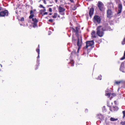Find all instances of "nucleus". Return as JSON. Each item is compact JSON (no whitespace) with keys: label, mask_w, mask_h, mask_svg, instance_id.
<instances>
[{"label":"nucleus","mask_w":125,"mask_h":125,"mask_svg":"<svg viewBox=\"0 0 125 125\" xmlns=\"http://www.w3.org/2000/svg\"><path fill=\"white\" fill-rule=\"evenodd\" d=\"M96 33L100 37H102L104 34V31H106L107 30L101 26H98L96 29Z\"/></svg>","instance_id":"f257e3e1"},{"label":"nucleus","mask_w":125,"mask_h":125,"mask_svg":"<svg viewBox=\"0 0 125 125\" xmlns=\"http://www.w3.org/2000/svg\"><path fill=\"white\" fill-rule=\"evenodd\" d=\"M101 20L100 16L95 15L94 16L93 20L94 23L99 24L101 23Z\"/></svg>","instance_id":"f03ea898"},{"label":"nucleus","mask_w":125,"mask_h":125,"mask_svg":"<svg viewBox=\"0 0 125 125\" xmlns=\"http://www.w3.org/2000/svg\"><path fill=\"white\" fill-rule=\"evenodd\" d=\"M70 28L72 30L73 33H75L77 37H78V36L79 35V31L80 29V28L78 26L75 27V28L73 27Z\"/></svg>","instance_id":"7ed1b4c3"},{"label":"nucleus","mask_w":125,"mask_h":125,"mask_svg":"<svg viewBox=\"0 0 125 125\" xmlns=\"http://www.w3.org/2000/svg\"><path fill=\"white\" fill-rule=\"evenodd\" d=\"M97 6L100 11H103L104 10V4L100 1H99L97 4Z\"/></svg>","instance_id":"20e7f679"},{"label":"nucleus","mask_w":125,"mask_h":125,"mask_svg":"<svg viewBox=\"0 0 125 125\" xmlns=\"http://www.w3.org/2000/svg\"><path fill=\"white\" fill-rule=\"evenodd\" d=\"M86 45L84 47L85 49H87L88 47L92 46L94 44V42L93 40L87 41L86 42Z\"/></svg>","instance_id":"39448f33"},{"label":"nucleus","mask_w":125,"mask_h":125,"mask_svg":"<svg viewBox=\"0 0 125 125\" xmlns=\"http://www.w3.org/2000/svg\"><path fill=\"white\" fill-rule=\"evenodd\" d=\"M107 17L108 18H111L113 16V11L110 9L108 8L107 10Z\"/></svg>","instance_id":"423d86ee"},{"label":"nucleus","mask_w":125,"mask_h":125,"mask_svg":"<svg viewBox=\"0 0 125 125\" xmlns=\"http://www.w3.org/2000/svg\"><path fill=\"white\" fill-rule=\"evenodd\" d=\"M82 36H81V38L80 39L78 37H77V45L78 47V52L79 49L81 48V47L82 45Z\"/></svg>","instance_id":"0eeeda50"},{"label":"nucleus","mask_w":125,"mask_h":125,"mask_svg":"<svg viewBox=\"0 0 125 125\" xmlns=\"http://www.w3.org/2000/svg\"><path fill=\"white\" fill-rule=\"evenodd\" d=\"M8 12L7 10H5L0 12V17H3L8 15Z\"/></svg>","instance_id":"6e6552de"},{"label":"nucleus","mask_w":125,"mask_h":125,"mask_svg":"<svg viewBox=\"0 0 125 125\" xmlns=\"http://www.w3.org/2000/svg\"><path fill=\"white\" fill-rule=\"evenodd\" d=\"M58 11L60 13H62L61 14L62 15H64L65 14L64 11L65 9L64 8L60 6L58 7Z\"/></svg>","instance_id":"1a4fd4ad"},{"label":"nucleus","mask_w":125,"mask_h":125,"mask_svg":"<svg viewBox=\"0 0 125 125\" xmlns=\"http://www.w3.org/2000/svg\"><path fill=\"white\" fill-rule=\"evenodd\" d=\"M110 107V110L112 112L117 111L119 108L118 107L116 106H109Z\"/></svg>","instance_id":"9d476101"},{"label":"nucleus","mask_w":125,"mask_h":125,"mask_svg":"<svg viewBox=\"0 0 125 125\" xmlns=\"http://www.w3.org/2000/svg\"><path fill=\"white\" fill-rule=\"evenodd\" d=\"M118 9L117 14H118L120 13L122 11V3H119L118 5Z\"/></svg>","instance_id":"9b49d317"},{"label":"nucleus","mask_w":125,"mask_h":125,"mask_svg":"<svg viewBox=\"0 0 125 125\" xmlns=\"http://www.w3.org/2000/svg\"><path fill=\"white\" fill-rule=\"evenodd\" d=\"M32 21L33 22V27L34 28L37 26V24L38 22V20L36 18H32Z\"/></svg>","instance_id":"f8f14e48"},{"label":"nucleus","mask_w":125,"mask_h":125,"mask_svg":"<svg viewBox=\"0 0 125 125\" xmlns=\"http://www.w3.org/2000/svg\"><path fill=\"white\" fill-rule=\"evenodd\" d=\"M36 11V10L35 9H34L33 10H31L30 11V14L31 15L29 17V18L30 19H32L34 17V14L33 12H35Z\"/></svg>","instance_id":"ddd939ff"},{"label":"nucleus","mask_w":125,"mask_h":125,"mask_svg":"<svg viewBox=\"0 0 125 125\" xmlns=\"http://www.w3.org/2000/svg\"><path fill=\"white\" fill-rule=\"evenodd\" d=\"M94 10L93 8L92 7L90 8L89 12V14L91 17H92V16L93 15Z\"/></svg>","instance_id":"4468645a"},{"label":"nucleus","mask_w":125,"mask_h":125,"mask_svg":"<svg viewBox=\"0 0 125 125\" xmlns=\"http://www.w3.org/2000/svg\"><path fill=\"white\" fill-rule=\"evenodd\" d=\"M92 37L94 38H95L96 37V34L95 31H93L91 33Z\"/></svg>","instance_id":"2eb2a0df"},{"label":"nucleus","mask_w":125,"mask_h":125,"mask_svg":"<svg viewBox=\"0 0 125 125\" xmlns=\"http://www.w3.org/2000/svg\"><path fill=\"white\" fill-rule=\"evenodd\" d=\"M118 120L117 118H115L113 117H111L110 118V120L111 121H117Z\"/></svg>","instance_id":"dca6fc26"},{"label":"nucleus","mask_w":125,"mask_h":125,"mask_svg":"<svg viewBox=\"0 0 125 125\" xmlns=\"http://www.w3.org/2000/svg\"><path fill=\"white\" fill-rule=\"evenodd\" d=\"M105 27V28L107 30H106V31H110L111 30V28L110 27L105 26V27Z\"/></svg>","instance_id":"f3484780"},{"label":"nucleus","mask_w":125,"mask_h":125,"mask_svg":"<svg viewBox=\"0 0 125 125\" xmlns=\"http://www.w3.org/2000/svg\"><path fill=\"white\" fill-rule=\"evenodd\" d=\"M106 96H107L108 98H109L111 95V93H107L105 94Z\"/></svg>","instance_id":"a211bd4d"},{"label":"nucleus","mask_w":125,"mask_h":125,"mask_svg":"<svg viewBox=\"0 0 125 125\" xmlns=\"http://www.w3.org/2000/svg\"><path fill=\"white\" fill-rule=\"evenodd\" d=\"M121 82V81H116L115 82V84L117 85H119Z\"/></svg>","instance_id":"6ab92c4d"},{"label":"nucleus","mask_w":125,"mask_h":125,"mask_svg":"<svg viewBox=\"0 0 125 125\" xmlns=\"http://www.w3.org/2000/svg\"><path fill=\"white\" fill-rule=\"evenodd\" d=\"M58 16V14L57 13H54V15L52 16V17L53 18H56Z\"/></svg>","instance_id":"aec40b11"},{"label":"nucleus","mask_w":125,"mask_h":125,"mask_svg":"<svg viewBox=\"0 0 125 125\" xmlns=\"http://www.w3.org/2000/svg\"><path fill=\"white\" fill-rule=\"evenodd\" d=\"M125 59V51H124L123 56L120 58L121 60H122Z\"/></svg>","instance_id":"412c9836"},{"label":"nucleus","mask_w":125,"mask_h":125,"mask_svg":"<svg viewBox=\"0 0 125 125\" xmlns=\"http://www.w3.org/2000/svg\"><path fill=\"white\" fill-rule=\"evenodd\" d=\"M122 44L124 45L125 44V37L124 38L122 42Z\"/></svg>","instance_id":"4be33fe9"},{"label":"nucleus","mask_w":125,"mask_h":125,"mask_svg":"<svg viewBox=\"0 0 125 125\" xmlns=\"http://www.w3.org/2000/svg\"><path fill=\"white\" fill-rule=\"evenodd\" d=\"M116 95V94L114 93H111V98H112L113 97L115 96Z\"/></svg>","instance_id":"5701e85b"},{"label":"nucleus","mask_w":125,"mask_h":125,"mask_svg":"<svg viewBox=\"0 0 125 125\" xmlns=\"http://www.w3.org/2000/svg\"><path fill=\"white\" fill-rule=\"evenodd\" d=\"M122 16L123 18H125V10L122 13Z\"/></svg>","instance_id":"b1692460"},{"label":"nucleus","mask_w":125,"mask_h":125,"mask_svg":"<svg viewBox=\"0 0 125 125\" xmlns=\"http://www.w3.org/2000/svg\"><path fill=\"white\" fill-rule=\"evenodd\" d=\"M122 113L123 114V118L124 119L125 117V110L124 111H123L122 112Z\"/></svg>","instance_id":"393cba45"},{"label":"nucleus","mask_w":125,"mask_h":125,"mask_svg":"<svg viewBox=\"0 0 125 125\" xmlns=\"http://www.w3.org/2000/svg\"><path fill=\"white\" fill-rule=\"evenodd\" d=\"M120 124L122 125H125V121H122L120 122Z\"/></svg>","instance_id":"a878e982"},{"label":"nucleus","mask_w":125,"mask_h":125,"mask_svg":"<svg viewBox=\"0 0 125 125\" xmlns=\"http://www.w3.org/2000/svg\"><path fill=\"white\" fill-rule=\"evenodd\" d=\"M36 52H38V54H40V49L39 48H37L36 49Z\"/></svg>","instance_id":"bb28decb"},{"label":"nucleus","mask_w":125,"mask_h":125,"mask_svg":"<svg viewBox=\"0 0 125 125\" xmlns=\"http://www.w3.org/2000/svg\"><path fill=\"white\" fill-rule=\"evenodd\" d=\"M102 76L101 75H99L97 79L100 80H101L102 79Z\"/></svg>","instance_id":"cd10ccee"},{"label":"nucleus","mask_w":125,"mask_h":125,"mask_svg":"<svg viewBox=\"0 0 125 125\" xmlns=\"http://www.w3.org/2000/svg\"><path fill=\"white\" fill-rule=\"evenodd\" d=\"M41 14H42V15L43 16L44 15H45L46 14H48V13L47 12H45V13H43L42 14V11L41 12Z\"/></svg>","instance_id":"c85d7f7f"},{"label":"nucleus","mask_w":125,"mask_h":125,"mask_svg":"<svg viewBox=\"0 0 125 125\" xmlns=\"http://www.w3.org/2000/svg\"><path fill=\"white\" fill-rule=\"evenodd\" d=\"M70 63L72 64V66H73L74 65V62L73 60H72L70 62Z\"/></svg>","instance_id":"c756f323"},{"label":"nucleus","mask_w":125,"mask_h":125,"mask_svg":"<svg viewBox=\"0 0 125 125\" xmlns=\"http://www.w3.org/2000/svg\"><path fill=\"white\" fill-rule=\"evenodd\" d=\"M39 7L40 8H42L43 9H45V8L41 4H40V5Z\"/></svg>","instance_id":"7c9ffc66"},{"label":"nucleus","mask_w":125,"mask_h":125,"mask_svg":"<svg viewBox=\"0 0 125 125\" xmlns=\"http://www.w3.org/2000/svg\"><path fill=\"white\" fill-rule=\"evenodd\" d=\"M39 64H38V65H36V68L35 69V70H36L39 67Z\"/></svg>","instance_id":"2f4dec72"},{"label":"nucleus","mask_w":125,"mask_h":125,"mask_svg":"<svg viewBox=\"0 0 125 125\" xmlns=\"http://www.w3.org/2000/svg\"><path fill=\"white\" fill-rule=\"evenodd\" d=\"M77 7L76 6V5L74 6L73 8V10H76L77 9Z\"/></svg>","instance_id":"473e14b6"},{"label":"nucleus","mask_w":125,"mask_h":125,"mask_svg":"<svg viewBox=\"0 0 125 125\" xmlns=\"http://www.w3.org/2000/svg\"><path fill=\"white\" fill-rule=\"evenodd\" d=\"M53 21V20L52 19H50L48 20V21L50 22H52Z\"/></svg>","instance_id":"72a5a7b5"},{"label":"nucleus","mask_w":125,"mask_h":125,"mask_svg":"<svg viewBox=\"0 0 125 125\" xmlns=\"http://www.w3.org/2000/svg\"><path fill=\"white\" fill-rule=\"evenodd\" d=\"M24 19L23 17L21 19V21H24Z\"/></svg>","instance_id":"f704fd0d"},{"label":"nucleus","mask_w":125,"mask_h":125,"mask_svg":"<svg viewBox=\"0 0 125 125\" xmlns=\"http://www.w3.org/2000/svg\"><path fill=\"white\" fill-rule=\"evenodd\" d=\"M49 10L50 12H52V9L51 8H50L49 9Z\"/></svg>","instance_id":"c9c22d12"},{"label":"nucleus","mask_w":125,"mask_h":125,"mask_svg":"<svg viewBox=\"0 0 125 125\" xmlns=\"http://www.w3.org/2000/svg\"><path fill=\"white\" fill-rule=\"evenodd\" d=\"M42 10L43 11L42 12H44L45 11H46V10L45 9H43V10Z\"/></svg>","instance_id":"e433bc0d"},{"label":"nucleus","mask_w":125,"mask_h":125,"mask_svg":"<svg viewBox=\"0 0 125 125\" xmlns=\"http://www.w3.org/2000/svg\"><path fill=\"white\" fill-rule=\"evenodd\" d=\"M69 0L72 2H74L73 0Z\"/></svg>","instance_id":"4c0bfd02"},{"label":"nucleus","mask_w":125,"mask_h":125,"mask_svg":"<svg viewBox=\"0 0 125 125\" xmlns=\"http://www.w3.org/2000/svg\"><path fill=\"white\" fill-rule=\"evenodd\" d=\"M40 54H38V56L37 57V59L39 58L40 57V56H39Z\"/></svg>","instance_id":"58836bf2"},{"label":"nucleus","mask_w":125,"mask_h":125,"mask_svg":"<svg viewBox=\"0 0 125 125\" xmlns=\"http://www.w3.org/2000/svg\"><path fill=\"white\" fill-rule=\"evenodd\" d=\"M110 5H111V6H112V7H113V8L114 7V6H113V5L112 4H110Z\"/></svg>","instance_id":"ea45409f"},{"label":"nucleus","mask_w":125,"mask_h":125,"mask_svg":"<svg viewBox=\"0 0 125 125\" xmlns=\"http://www.w3.org/2000/svg\"><path fill=\"white\" fill-rule=\"evenodd\" d=\"M75 52H74L73 51V52H71V54H72L73 53H74Z\"/></svg>","instance_id":"a19ab883"},{"label":"nucleus","mask_w":125,"mask_h":125,"mask_svg":"<svg viewBox=\"0 0 125 125\" xmlns=\"http://www.w3.org/2000/svg\"><path fill=\"white\" fill-rule=\"evenodd\" d=\"M123 4L124 6H125V0L124 1Z\"/></svg>","instance_id":"79ce46f5"},{"label":"nucleus","mask_w":125,"mask_h":125,"mask_svg":"<svg viewBox=\"0 0 125 125\" xmlns=\"http://www.w3.org/2000/svg\"><path fill=\"white\" fill-rule=\"evenodd\" d=\"M88 110V109H86L85 110V111L86 112H87Z\"/></svg>","instance_id":"37998d69"},{"label":"nucleus","mask_w":125,"mask_h":125,"mask_svg":"<svg viewBox=\"0 0 125 125\" xmlns=\"http://www.w3.org/2000/svg\"><path fill=\"white\" fill-rule=\"evenodd\" d=\"M122 68H123V67H122L121 66H120V70H121L122 69Z\"/></svg>","instance_id":"c03bdc74"},{"label":"nucleus","mask_w":125,"mask_h":125,"mask_svg":"<svg viewBox=\"0 0 125 125\" xmlns=\"http://www.w3.org/2000/svg\"><path fill=\"white\" fill-rule=\"evenodd\" d=\"M55 1L56 3H57V0H55Z\"/></svg>","instance_id":"a18cd8bd"},{"label":"nucleus","mask_w":125,"mask_h":125,"mask_svg":"<svg viewBox=\"0 0 125 125\" xmlns=\"http://www.w3.org/2000/svg\"><path fill=\"white\" fill-rule=\"evenodd\" d=\"M2 9V8L1 7H0V10H1Z\"/></svg>","instance_id":"49530a36"},{"label":"nucleus","mask_w":125,"mask_h":125,"mask_svg":"<svg viewBox=\"0 0 125 125\" xmlns=\"http://www.w3.org/2000/svg\"><path fill=\"white\" fill-rule=\"evenodd\" d=\"M40 45H38V48L39 49L40 48Z\"/></svg>","instance_id":"de8ad7c7"},{"label":"nucleus","mask_w":125,"mask_h":125,"mask_svg":"<svg viewBox=\"0 0 125 125\" xmlns=\"http://www.w3.org/2000/svg\"><path fill=\"white\" fill-rule=\"evenodd\" d=\"M52 15V13H50L49 14V15Z\"/></svg>","instance_id":"09e8293b"},{"label":"nucleus","mask_w":125,"mask_h":125,"mask_svg":"<svg viewBox=\"0 0 125 125\" xmlns=\"http://www.w3.org/2000/svg\"><path fill=\"white\" fill-rule=\"evenodd\" d=\"M58 17L59 18H60V15H58Z\"/></svg>","instance_id":"8fccbe9b"},{"label":"nucleus","mask_w":125,"mask_h":125,"mask_svg":"<svg viewBox=\"0 0 125 125\" xmlns=\"http://www.w3.org/2000/svg\"><path fill=\"white\" fill-rule=\"evenodd\" d=\"M0 66H1V67H2V65L1 64H0Z\"/></svg>","instance_id":"3c124183"},{"label":"nucleus","mask_w":125,"mask_h":125,"mask_svg":"<svg viewBox=\"0 0 125 125\" xmlns=\"http://www.w3.org/2000/svg\"><path fill=\"white\" fill-rule=\"evenodd\" d=\"M75 40H73V39H72V41H75Z\"/></svg>","instance_id":"603ef678"},{"label":"nucleus","mask_w":125,"mask_h":125,"mask_svg":"<svg viewBox=\"0 0 125 125\" xmlns=\"http://www.w3.org/2000/svg\"><path fill=\"white\" fill-rule=\"evenodd\" d=\"M52 5H50L49 6H52Z\"/></svg>","instance_id":"864d4df0"}]
</instances>
